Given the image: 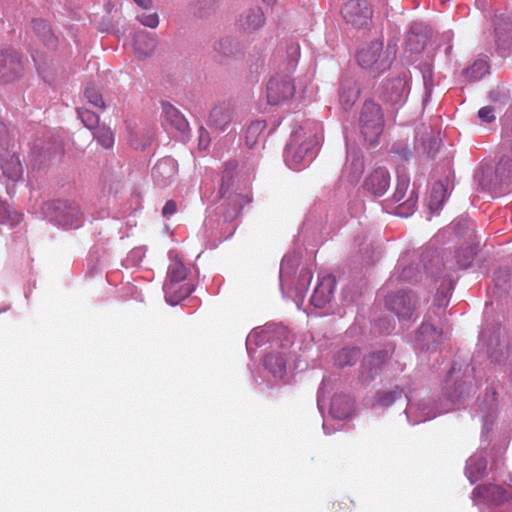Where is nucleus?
<instances>
[{"label":"nucleus","instance_id":"obj_1","mask_svg":"<svg viewBox=\"0 0 512 512\" xmlns=\"http://www.w3.org/2000/svg\"><path fill=\"white\" fill-rule=\"evenodd\" d=\"M319 144L317 131L304 127L296 130L286 147L285 159L289 167L298 170L304 165L306 158L313 156V150Z\"/></svg>","mask_w":512,"mask_h":512},{"label":"nucleus","instance_id":"obj_2","mask_svg":"<svg viewBox=\"0 0 512 512\" xmlns=\"http://www.w3.org/2000/svg\"><path fill=\"white\" fill-rule=\"evenodd\" d=\"M394 52L389 48L384 49L381 39L371 41L361 48L356 54V60L360 67L375 74L388 70L393 62Z\"/></svg>","mask_w":512,"mask_h":512},{"label":"nucleus","instance_id":"obj_3","mask_svg":"<svg viewBox=\"0 0 512 512\" xmlns=\"http://www.w3.org/2000/svg\"><path fill=\"white\" fill-rule=\"evenodd\" d=\"M236 169V161L230 160L225 163L219 192L222 197L233 204L235 210H241L251 202V195L247 183L240 182L234 177L233 173Z\"/></svg>","mask_w":512,"mask_h":512},{"label":"nucleus","instance_id":"obj_4","mask_svg":"<svg viewBox=\"0 0 512 512\" xmlns=\"http://www.w3.org/2000/svg\"><path fill=\"white\" fill-rule=\"evenodd\" d=\"M358 120L360 132L365 141L370 144L377 142L385 126L382 107L372 99L364 101Z\"/></svg>","mask_w":512,"mask_h":512},{"label":"nucleus","instance_id":"obj_5","mask_svg":"<svg viewBox=\"0 0 512 512\" xmlns=\"http://www.w3.org/2000/svg\"><path fill=\"white\" fill-rule=\"evenodd\" d=\"M295 91V83L291 75L289 73H277L267 83V101L270 105L286 103L293 98Z\"/></svg>","mask_w":512,"mask_h":512},{"label":"nucleus","instance_id":"obj_6","mask_svg":"<svg viewBox=\"0 0 512 512\" xmlns=\"http://www.w3.org/2000/svg\"><path fill=\"white\" fill-rule=\"evenodd\" d=\"M407 75L384 80L377 88V96L385 103L396 105L402 103L408 94Z\"/></svg>","mask_w":512,"mask_h":512},{"label":"nucleus","instance_id":"obj_7","mask_svg":"<svg viewBox=\"0 0 512 512\" xmlns=\"http://www.w3.org/2000/svg\"><path fill=\"white\" fill-rule=\"evenodd\" d=\"M345 22L356 29L369 25L373 11L365 0H348L341 9Z\"/></svg>","mask_w":512,"mask_h":512},{"label":"nucleus","instance_id":"obj_8","mask_svg":"<svg viewBox=\"0 0 512 512\" xmlns=\"http://www.w3.org/2000/svg\"><path fill=\"white\" fill-rule=\"evenodd\" d=\"M24 64L21 55L14 50L0 52V81L12 83L24 74Z\"/></svg>","mask_w":512,"mask_h":512},{"label":"nucleus","instance_id":"obj_9","mask_svg":"<svg viewBox=\"0 0 512 512\" xmlns=\"http://www.w3.org/2000/svg\"><path fill=\"white\" fill-rule=\"evenodd\" d=\"M386 306L400 321H409L416 311V300L409 293L399 291L387 297Z\"/></svg>","mask_w":512,"mask_h":512},{"label":"nucleus","instance_id":"obj_10","mask_svg":"<svg viewBox=\"0 0 512 512\" xmlns=\"http://www.w3.org/2000/svg\"><path fill=\"white\" fill-rule=\"evenodd\" d=\"M55 219L63 227L78 228L82 225V212L76 203L58 200L53 203Z\"/></svg>","mask_w":512,"mask_h":512},{"label":"nucleus","instance_id":"obj_11","mask_svg":"<svg viewBox=\"0 0 512 512\" xmlns=\"http://www.w3.org/2000/svg\"><path fill=\"white\" fill-rule=\"evenodd\" d=\"M508 492L496 484H481L474 488L473 497L476 503L501 505L508 499Z\"/></svg>","mask_w":512,"mask_h":512},{"label":"nucleus","instance_id":"obj_12","mask_svg":"<svg viewBox=\"0 0 512 512\" xmlns=\"http://www.w3.org/2000/svg\"><path fill=\"white\" fill-rule=\"evenodd\" d=\"M410 179L406 175H399L396 189L393 193V200L401 202L399 209L407 210L406 213L412 212L417 204L418 194L414 189L409 191Z\"/></svg>","mask_w":512,"mask_h":512},{"label":"nucleus","instance_id":"obj_13","mask_svg":"<svg viewBox=\"0 0 512 512\" xmlns=\"http://www.w3.org/2000/svg\"><path fill=\"white\" fill-rule=\"evenodd\" d=\"M177 174L178 164L176 160L171 157L160 159L152 169L154 182L159 187L170 185L176 179Z\"/></svg>","mask_w":512,"mask_h":512},{"label":"nucleus","instance_id":"obj_14","mask_svg":"<svg viewBox=\"0 0 512 512\" xmlns=\"http://www.w3.org/2000/svg\"><path fill=\"white\" fill-rule=\"evenodd\" d=\"M388 358L389 353L384 350L365 356L361 364L360 378L363 381L373 380L380 373Z\"/></svg>","mask_w":512,"mask_h":512},{"label":"nucleus","instance_id":"obj_15","mask_svg":"<svg viewBox=\"0 0 512 512\" xmlns=\"http://www.w3.org/2000/svg\"><path fill=\"white\" fill-rule=\"evenodd\" d=\"M495 42L499 49H512V16H496L494 19Z\"/></svg>","mask_w":512,"mask_h":512},{"label":"nucleus","instance_id":"obj_16","mask_svg":"<svg viewBox=\"0 0 512 512\" xmlns=\"http://www.w3.org/2000/svg\"><path fill=\"white\" fill-rule=\"evenodd\" d=\"M234 115L235 105L231 102H223L211 110L209 125L223 131L232 122Z\"/></svg>","mask_w":512,"mask_h":512},{"label":"nucleus","instance_id":"obj_17","mask_svg":"<svg viewBox=\"0 0 512 512\" xmlns=\"http://www.w3.org/2000/svg\"><path fill=\"white\" fill-rule=\"evenodd\" d=\"M265 23V16L260 7L244 10L238 17L236 25L244 32H253L260 29Z\"/></svg>","mask_w":512,"mask_h":512},{"label":"nucleus","instance_id":"obj_18","mask_svg":"<svg viewBox=\"0 0 512 512\" xmlns=\"http://www.w3.org/2000/svg\"><path fill=\"white\" fill-rule=\"evenodd\" d=\"M335 279L331 275L322 277L315 287L310 302L316 308H323L333 297Z\"/></svg>","mask_w":512,"mask_h":512},{"label":"nucleus","instance_id":"obj_19","mask_svg":"<svg viewBox=\"0 0 512 512\" xmlns=\"http://www.w3.org/2000/svg\"><path fill=\"white\" fill-rule=\"evenodd\" d=\"M390 185V175L385 168L375 169L366 179L365 188L375 196H382Z\"/></svg>","mask_w":512,"mask_h":512},{"label":"nucleus","instance_id":"obj_20","mask_svg":"<svg viewBox=\"0 0 512 512\" xmlns=\"http://www.w3.org/2000/svg\"><path fill=\"white\" fill-rule=\"evenodd\" d=\"M162 115L165 124L171 128L185 134L189 130V123L184 115L172 104L168 102L162 103Z\"/></svg>","mask_w":512,"mask_h":512},{"label":"nucleus","instance_id":"obj_21","mask_svg":"<svg viewBox=\"0 0 512 512\" xmlns=\"http://www.w3.org/2000/svg\"><path fill=\"white\" fill-rule=\"evenodd\" d=\"M360 95V88L352 78L341 80L339 88V102L343 109L349 110L357 101Z\"/></svg>","mask_w":512,"mask_h":512},{"label":"nucleus","instance_id":"obj_22","mask_svg":"<svg viewBox=\"0 0 512 512\" xmlns=\"http://www.w3.org/2000/svg\"><path fill=\"white\" fill-rule=\"evenodd\" d=\"M165 299L170 305H177L187 298L194 290L189 283L164 284Z\"/></svg>","mask_w":512,"mask_h":512},{"label":"nucleus","instance_id":"obj_23","mask_svg":"<svg viewBox=\"0 0 512 512\" xmlns=\"http://www.w3.org/2000/svg\"><path fill=\"white\" fill-rule=\"evenodd\" d=\"M32 30L36 36L50 49H55L58 45V38L53 33L50 25L43 19H34L32 21Z\"/></svg>","mask_w":512,"mask_h":512},{"label":"nucleus","instance_id":"obj_24","mask_svg":"<svg viewBox=\"0 0 512 512\" xmlns=\"http://www.w3.org/2000/svg\"><path fill=\"white\" fill-rule=\"evenodd\" d=\"M156 47V40L145 31H139L134 36V50L138 59L149 57Z\"/></svg>","mask_w":512,"mask_h":512},{"label":"nucleus","instance_id":"obj_25","mask_svg":"<svg viewBox=\"0 0 512 512\" xmlns=\"http://www.w3.org/2000/svg\"><path fill=\"white\" fill-rule=\"evenodd\" d=\"M364 172V158L360 153L354 152L346 163L343 174L350 183H356Z\"/></svg>","mask_w":512,"mask_h":512},{"label":"nucleus","instance_id":"obj_26","mask_svg":"<svg viewBox=\"0 0 512 512\" xmlns=\"http://www.w3.org/2000/svg\"><path fill=\"white\" fill-rule=\"evenodd\" d=\"M1 170L5 177L11 181H17L23 173L22 164L16 155H7L1 158Z\"/></svg>","mask_w":512,"mask_h":512},{"label":"nucleus","instance_id":"obj_27","mask_svg":"<svg viewBox=\"0 0 512 512\" xmlns=\"http://www.w3.org/2000/svg\"><path fill=\"white\" fill-rule=\"evenodd\" d=\"M360 350L356 347H344L334 356V363L340 368L354 365L359 357Z\"/></svg>","mask_w":512,"mask_h":512},{"label":"nucleus","instance_id":"obj_28","mask_svg":"<svg viewBox=\"0 0 512 512\" xmlns=\"http://www.w3.org/2000/svg\"><path fill=\"white\" fill-rule=\"evenodd\" d=\"M264 365L274 376L282 377L286 368V360L282 353L273 352L266 355Z\"/></svg>","mask_w":512,"mask_h":512},{"label":"nucleus","instance_id":"obj_29","mask_svg":"<svg viewBox=\"0 0 512 512\" xmlns=\"http://www.w3.org/2000/svg\"><path fill=\"white\" fill-rule=\"evenodd\" d=\"M188 275L186 266L179 260L171 262L167 272V278L164 284H175L183 282Z\"/></svg>","mask_w":512,"mask_h":512},{"label":"nucleus","instance_id":"obj_30","mask_svg":"<svg viewBox=\"0 0 512 512\" xmlns=\"http://www.w3.org/2000/svg\"><path fill=\"white\" fill-rule=\"evenodd\" d=\"M447 198V186L439 181L436 182L430 193L429 207L432 211L439 210Z\"/></svg>","mask_w":512,"mask_h":512},{"label":"nucleus","instance_id":"obj_31","mask_svg":"<svg viewBox=\"0 0 512 512\" xmlns=\"http://www.w3.org/2000/svg\"><path fill=\"white\" fill-rule=\"evenodd\" d=\"M418 335V339L429 347L430 344L440 341L442 332L433 325L424 322L418 330Z\"/></svg>","mask_w":512,"mask_h":512},{"label":"nucleus","instance_id":"obj_32","mask_svg":"<svg viewBox=\"0 0 512 512\" xmlns=\"http://www.w3.org/2000/svg\"><path fill=\"white\" fill-rule=\"evenodd\" d=\"M352 408L351 400L345 395H336L331 401V412L338 418L349 415Z\"/></svg>","mask_w":512,"mask_h":512},{"label":"nucleus","instance_id":"obj_33","mask_svg":"<svg viewBox=\"0 0 512 512\" xmlns=\"http://www.w3.org/2000/svg\"><path fill=\"white\" fill-rule=\"evenodd\" d=\"M489 71L488 62L482 59L476 60L470 67L463 72L464 76L470 81L480 80Z\"/></svg>","mask_w":512,"mask_h":512},{"label":"nucleus","instance_id":"obj_34","mask_svg":"<svg viewBox=\"0 0 512 512\" xmlns=\"http://www.w3.org/2000/svg\"><path fill=\"white\" fill-rule=\"evenodd\" d=\"M265 128H266V123L264 121H259V120L252 122L248 126V128L246 130L245 142L249 148H252L258 142V139L261 136V134Z\"/></svg>","mask_w":512,"mask_h":512},{"label":"nucleus","instance_id":"obj_35","mask_svg":"<svg viewBox=\"0 0 512 512\" xmlns=\"http://www.w3.org/2000/svg\"><path fill=\"white\" fill-rule=\"evenodd\" d=\"M475 254L476 250L473 246L459 249L456 253V261L459 267L462 269L468 268L473 262Z\"/></svg>","mask_w":512,"mask_h":512},{"label":"nucleus","instance_id":"obj_36","mask_svg":"<svg viewBox=\"0 0 512 512\" xmlns=\"http://www.w3.org/2000/svg\"><path fill=\"white\" fill-rule=\"evenodd\" d=\"M216 50L224 56H235L240 52L238 42L230 38L221 39L216 46Z\"/></svg>","mask_w":512,"mask_h":512},{"label":"nucleus","instance_id":"obj_37","mask_svg":"<svg viewBox=\"0 0 512 512\" xmlns=\"http://www.w3.org/2000/svg\"><path fill=\"white\" fill-rule=\"evenodd\" d=\"M93 135L104 148L112 147L114 143V135L109 128L98 127L94 130Z\"/></svg>","mask_w":512,"mask_h":512},{"label":"nucleus","instance_id":"obj_38","mask_svg":"<svg viewBox=\"0 0 512 512\" xmlns=\"http://www.w3.org/2000/svg\"><path fill=\"white\" fill-rule=\"evenodd\" d=\"M21 219L22 216L19 213L9 210V208L0 201V223L16 225Z\"/></svg>","mask_w":512,"mask_h":512},{"label":"nucleus","instance_id":"obj_39","mask_svg":"<svg viewBox=\"0 0 512 512\" xmlns=\"http://www.w3.org/2000/svg\"><path fill=\"white\" fill-rule=\"evenodd\" d=\"M404 395L403 389L396 387L395 389L383 392L378 396V403L383 406L392 405L397 399L402 398Z\"/></svg>","mask_w":512,"mask_h":512},{"label":"nucleus","instance_id":"obj_40","mask_svg":"<svg viewBox=\"0 0 512 512\" xmlns=\"http://www.w3.org/2000/svg\"><path fill=\"white\" fill-rule=\"evenodd\" d=\"M78 115L85 127L94 131L98 128L99 116L92 111L78 109Z\"/></svg>","mask_w":512,"mask_h":512},{"label":"nucleus","instance_id":"obj_41","mask_svg":"<svg viewBox=\"0 0 512 512\" xmlns=\"http://www.w3.org/2000/svg\"><path fill=\"white\" fill-rule=\"evenodd\" d=\"M137 20L144 26L149 28H156L159 25V16L156 12H142L141 14L137 15Z\"/></svg>","mask_w":512,"mask_h":512},{"label":"nucleus","instance_id":"obj_42","mask_svg":"<svg viewBox=\"0 0 512 512\" xmlns=\"http://www.w3.org/2000/svg\"><path fill=\"white\" fill-rule=\"evenodd\" d=\"M85 96L88 99V101L91 104H93L95 107H99V108L105 107L102 94L96 88L88 87L85 90Z\"/></svg>","mask_w":512,"mask_h":512},{"label":"nucleus","instance_id":"obj_43","mask_svg":"<svg viewBox=\"0 0 512 512\" xmlns=\"http://www.w3.org/2000/svg\"><path fill=\"white\" fill-rule=\"evenodd\" d=\"M290 59L287 64L288 71H292L296 68L298 59L300 57V47L297 43H292L288 48Z\"/></svg>","mask_w":512,"mask_h":512},{"label":"nucleus","instance_id":"obj_44","mask_svg":"<svg viewBox=\"0 0 512 512\" xmlns=\"http://www.w3.org/2000/svg\"><path fill=\"white\" fill-rule=\"evenodd\" d=\"M419 274V271L416 266L410 265L407 267H404L402 269L401 274L399 275L398 279L411 282L417 279V275Z\"/></svg>","mask_w":512,"mask_h":512},{"label":"nucleus","instance_id":"obj_45","mask_svg":"<svg viewBox=\"0 0 512 512\" xmlns=\"http://www.w3.org/2000/svg\"><path fill=\"white\" fill-rule=\"evenodd\" d=\"M478 117L485 123H491L495 120L494 110L490 106H485L479 109Z\"/></svg>","mask_w":512,"mask_h":512},{"label":"nucleus","instance_id":"obj_46","mask_svg":"<svg viewBox=\"0 0 512 512\" xmlns=\"http://www.w3.org/2000/svg\"><path fill=\"white\" fill-rule=\"evenodd\" d=\"M177 211V204L174 200H168L162 208L163 217H170Z\"/></svg>","mask_w":512,"mask_h":512},{"label":"nucleus","instance_id":"obj_47","mask_svg":"<svg viewBox=\"0 0 512 512\" xmlns=\"http://www.w3.org/2000/svg\"><path fill=\"white\" fill-rule=\"evenodd\" d=\"M210 144V135L203 127L199 130V148L206 149Z\"/></svg>","mask_w":512,"mask_h":512},{"label":"nucleus","instance_id":"obj_48","mask_svg":"<svg viewBox=\"0 0 512 512\" xmlns=\"http://www.w3.org/2000/svg\"><path fill=\"white\" fill-rule=\"evenodd\" d=\"M487 466V462L484 458L480 457L475 460H471L470 469H475L477 472H484Z\"/></svg>","mask_w":512,"mask_h":512},{"label":"nucleus","instance_id":"obj_49","mask_svg":"<svg viewBox=\"0 0 512 512\" xmlns=\"http://www.w3.org/2000/svg\"><path fill=\"white\" fill-rule=\"evenodd\" d=\"M134 2L143 10H149L152 7V0H134Z\"/></svg>","mask_w":512,"mask_h":512}]
</instances>
